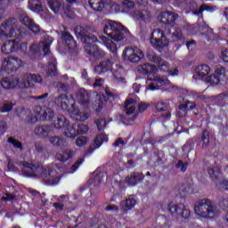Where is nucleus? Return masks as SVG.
<instances>
[{"mask_svg": "<svg viewBox=\"0 0 228 228\" xmlns=\"http://www.w3.org/2000/svg\"><path fill=\"white\" fill-rule=\"evenodd\" d=\"M24 37V33L19 28V23L15 18L5 20L0 25V42L7 40L2 45V53L4 54H11V53H17V51H24L28 49L26 43L20 42ZM8 38H15L9 39Z\"/></svg>", "mask_w": 228, "mask_h": 228, "instance_id": "obj_1", "label": "nucleus"}, {"mask_svg": "<svg viewBox=\"0 0 228 228\" xmlns=\"http://www.w3.org/2000/svg\"><path fill=\"white\" fill-rule=\"evenodd\" d=\"M17 165L26 177H40L47 184H58L60 183V176L56 175L54 168L63 170V167L58 164L44 166L40 162L20 161Z\"/></svg>", "mask_w": 228, "mask_h": 228, "instance_id": "obj_2", "label": "nucleus"}, {"mask_svg": "<svg viewBox=\"0 0 228 228\" xmlns=\"http://www.w3.org/2000/svg\"><path fill=\"white\" fill-rule=\"evenodd\" d=\"M55 104L60 106L61 110H68V113L71 118L78 120L79 122H85L90 118V112H81L77 107H76V100L74 97L67 96V94H61L54 100ZM69 104H71L69 108Z\"/></svg>", "mask_w": 228, "mask_h": 228, "instance_id": "obj_3", "label": "nucleus"}, {"mask_svg": "<svg viewBox=\"0 0 228 228\" xmlns=\"http://www.w3.org/2000/svg\"><path fill=\"white\" fill-rule=\"evenodd\" d=\"M194 212L198 216H201V218L209 219L218 216V213H220L216 204L208 199H203L196 202Z\"/></svg>", "mask_w": 228, "mask_h": 228, "instance_id": "obj_4", "label": "nucleus"}, {"mask_svg": "<svg viewBox=\"0 0 228 228\" xmlns=\"http://www.w3.org/2000/svg\"><path fill=\"white\" fill-rule=\"evenodd\" d=\"M103 33L108 35L112 40H115V42H120L126 37H129V30L127 28L122 26V24L112 20L105 24Z\"/></svg>", "mask_w": 228, "mask_h": 228, "instance_id": "obj_5", "label": "nucleus"}, {"mask_svg": "<svg viewBox=\"0 0 228 228\" xmlns=\"http://www.w3.org/2000/svg\"><path fill=\"white\" fill-rule=\"evenodd\" d=\"M149 90H159V88H164V90H177V86L172 85L170 80L167 77L161 75L151 77L148 81Z\"/></svg>", "mask_w": 228, "mask_h": 228, "instance_id": "obj_6", "label": "nucleus"}, {"mask_svg": "<svg viewBox=\"0 0 228 228\" xmlns=\"http://www.w3.org/2000/svg\"><path fill=\"white\" fill-rule=\"evenodd\" d=\"M167 211L175 218H184L185 220H188V218H190L191 215L190 209L186 208L183 204H177L174 202H170L168 204Z\"/></svg>", "mask_w": 228, "mask_h": 228, "instance_id": "obj_7", "label": "nucleus"}, {"mask_svg": "<svg viewBox=\"0 0 228 228\" xmlns=\"http://www.w3.org/2000/svg\"><path fill=\"white\" fill-rule=\"evenodd\" d=\"M151 44L152 47L157 49V51H161L168 45V40L167 39V37H165L163 30L159 28L153 30L151 37Z\"/></svg>", "mask_w": 228, "mask_h": 228, "instance_id": "obj_8", "label": "nucleus"}, {"mask_svg": "<svg viewBox=\"0 0 228 228\" xmlns=\"http://www.w3.org/2000/svg\"><path fill=\"white\" fill-rule=\"evenodd\" d=\"M132 17L135 20V22L141 29L143 28L144 24L152 22V12L147 9L134 11L132 12Z\"/></svg>", "mask_w": 228, "mask_h": 228, "instance_id": "obj_9", "label": "nucleus"}, {"mask_svg": "<svg viewBox=\"0 0 228 228\" xmlns=\"http://www.w3.org/2000/svg\"><path fill=\"white\" fill-rule=\"evenodd\" d=\"M22 60H20L19 57L11 56L3 60L1 70H4L10 74V71L13 72L17 70V69H20V67H22Z\"/></svg>", "mask_w": 228, "mask_h": 228, "instance_id": "obj_10", "label": "nucleus"}, {"mask_svg": "<svg viewBox=\"0 0 228 228\" xmlns=\"http://www.w3.org/2000/svg\"><path fill=\"white\" fill-rule=\"evenodd\" d=\"M123 54L128 61H132L133 63H138L140 60L145 58V53L138 47H127L125 49Z\"/></svg>", "mask_w": 228, "mask_h": 228, "instance_id": "obj_11", "label": "nucleus"}, {"mask_svg": "<svg viewBox=\"0 0 228 228\" xmlns=\"http://www.w3.org/2000/svg\"><path fill=\"white\" fill-rule=\"evenodd\" d=\"M85 51L86 54H88L89 60L92 61L102 60V57L105 56L102 49L99 48V46L95 45H92V43L85 45Z\"/></svg>", "mask_w": 228, "mask_h": 228, "instance_id": "obj_12", "label": "nucleus"}, {"mask_svg": "<svg viewBox=\"0 0 228 228\" xmlns=\"http://www.w3.org/2000/svg\"><path fill=\"white\" fill-rule=\"evenodd\" d=\"M44 79L42 76L31 73H26L21 77V83H20V88H31L33 83H42Z\"/></svg>", "mask_w": 228, "mask_h": 228, "instance_id": "obj_13", "label": "nucleus"}, {"mask_svg": "<svg viewBox=\"0 0 228 228\" xmlns=\"http://www.w3.org/2000/svg\"><path fill=\"white\" fill-rule=\"evenodd\" d=\"M18 117L24 118L28 124H37L38 122V118H40L39 112L37 111V107L33 110H28L26 109H21L17 113Z\"/></svg>", "mask_w": 228, "mask_h": 228, "instance_id": "obj_14", "label": "nucleus"}, {"mask_svg": "<svg viewBox=\"0 0 228 228\" xmlns=\"http://www.w3.org/2000/svg\"><path fill=\"white\" fill-rule=\"evenodd\" d=\"M75 33L77 35V37H79L82 40V42H84V44H86V45L87 44H94V42H97V37L94 36L92 34H86L88 33V30L84 28V27H77L75 28Z\"/></svg>", "mask_w": 228, "mask_h": 228, "instance_id": "obj_15", "label": "nucleus"}, {"mask_svg": "<svg viewBox=\"0 0 228 228\" xmlns=\"http://www.w3.org/2000/svg\"><path fill=\"white\" fill-rule=\"evenodd\" d=\"M112 80L117 85H126V78L124 77V68L118 63H115L112 66Z\"/></svg>", "mask_w": 228, "mask_h": 228, "instance_id": "obj_16", "label": "nucleus"}, {"mask_svg": "<svg viewBox=\"0 0 228 228\" xmlns=\"http://www.w3.org/2000/svg\"><path fill=\"white\" fill-rule=\"evenodd\" d=\"M147 58H148L149 61L157 63L158 69H159V70H162V72H167V70L168 71V67H170L168 62L161 60V57L156 55V53H154L153 52H149L147 53Z\"/></svg>", "mask_w": 228, "mask_h": 228, "instance_id": "obj_17", "label": "nucleus"}, {"mask_svg": "<svg viewBox=\"0 0 228 228\" xmlns=\"http://www.w3.org/2000/svg\"><path fill=\"white\" fill-rule=\"evenodd\" d=\"M224 77H225V69L217 68L215 74L207 77V83H209L210 85H218V83L224 81Z\"/></svg>", "mask_w": 228, "mask_h": 228, "instance_id": "obj_18", "label": "nucleus"}, {"mask_svg": "<svg viewBox=\"0 0 228 228\" xmlns=\"http://www.w3.org/2000/svg\"><path fill=\"white\" fill-rule=\"evenodd\" d=\"M61 40L64 45H66L67 49H69V53H76L77 45L76 44V40H74L72 35H70L69 32H62Z\"/></svg>", "mask_w": 228, "mask_h": 228, "instance_id": "obj_19", "label": "nucleus"}, {"mask_svg": "<svg viewBox=\"0 0 228 228\" xmlns=\"http://www.w3.org/2000/svg\"><path fill=\"white\" fill-rule=\"evenodd\" d=\"M20 83H22V79H19L17 77H4L1 80V86L4 88V90H12L15 88V86H19V88H20Z\"/></svg>", "mask_w": 228, "mask_h": 228, "instance_id": "obj_20", "label": "nucleus"}, {"mask_svg": "<svg viewBox=\"0 0 228 228\" xmlns=\"http://www.w3.org/2000/svg\"><path fill=\"white\" fill-rule=\"evenodd\" d=\"M139 74H147V76H154L158 73V67L154 64L146 63L137 67Z\"/></svg>", "mask_w": 228, "mask_h": 228, "instance_id": "obj_21", "label": "nucleus"}, {"mask_svg": "<svg viewBox=\"0 0 228 228\" xmlns=\"http://www.w3.org/2000/svg\"><path fill=\"white\" fill-rule=\"evenodd\" d=\"M37 112L39 113L40 120H53L54 111L49 107H37Z\"/></svg>", "mask_w": 228, "mask_h": 228, "instance_id": "obj_22", "label": "nucleus"}, {"mask_svg": "<svg viewBox=\"0 0 228 228\" xmlns=\"http://www.w3.org/2000/svg\"><path fill=\"white\" fill-rule=\"evenodd\" d=\"M145 179V175L142 173L134 172L130 175L126 177V183L129 186H136L138 183H142Z\"/></svg>", "mask_w": 228, "mask_h": 228, "instance_id": "obj_23", "label": "nucleus"}, {"mask_svg": "<svg viewBox=\"0 0 228 228\" xmlns=\"http://www.w3.org/2000/svg\"><path fill=\"white\" fill-rule=\"evenodd\" d=\"M20 20L24 26H27L32 33H40V27L35 23L28 15H23Z\"/></svg>", "mask_w": 228, "mask_h": 228, "instance_id": "obj_24", "label": "nucleus"}, {"mask_svg": "<svg viewBox=\"0 0 228 228\" xmlns=\"http://www.w3.org/2000/svg\"><path fill=\"white\" fill-rule=\"evenodd\" d=\"M113 65L114 64L111 63L110 61H102L94 68V72H96L100 76L102 74H106V72H110V70L113 68Z\"/></svg>", "mask_w": 228, "mask_h": 228, "instance_id": "obj_25", "label": "nucleus"}, {"mask_svg": "<svg viewBox=\"0 0 228 228\" xmlns=\"http://www.w3.org/2000/svg\"><path fill=\"white\" fill-rule=\"evenodd\" d=\"M179 17L177 13L173 12H164L160 15V20L163 24H172L175 22L176 19Z\"/></svg>", "mask_w": 228, "mask_h": 228, "instance_id": "obj_26", "label": "nucleus"}, {"mask_svg": "<svg viewBox=\"0 0 228 228\" xmlns=\"http://www.w3.org/2000/svg\"><path fill=\"white\" fill-rule=\"evenodd\" d=\"M35 134L40 138H47L49 134H53V126H41L34 129Z\"/></svg>", "mask_w": 228, "mask_h": 228, "instance_id": "obj_27", "label": "nucleus"}, {"mask_svg": "<svg viewBox=\"0 0 228 228\" xmlns=\"http://www.w3.org/2000/svg\"><path fill=\"white\" fill-rule=\"evenodd\" d=\"M155 108L157 110V111L159 113H163L161 115L162 118H165L166 120H168L171 117V113H170V110H168V106L166 105L165 102H158L156 104H155Z\"/></svg>", "mask_w": 228, "mask_h": 228, "instance_id": "obj_28", "label": "nucleus"}, {"mask_svg": "<svg viewBox=\"0 0 228 228\" xmlns=\"http://www.w3.org/2000/svg\"><path fill=\"white\" fill-rule=\"evenodd\" d=\"M124 111L126 115H133L136 111V100L128 97L125 102Z\"/></svg>", "mask_w": 228, "mask_h": 228, "instance_id": "obj_29", "label": "nucleus"}, {"mask_svg": "<svg viewBox=\"0 0 228 228\" xmlns=\"http://www.w3.org/2000/svg\"><path fill=\"white\" fill-rule=\"evenodd\" d=\"M76 156V151L68 149L62 151L61 153L56 154V159L59 161H62V163H65V161H69V159H72Z\"/></svg>", "mask_w": 228, "mask_h": 228, "instance_id": "obj_30", "label": "nucleus"}, {"mask_svg": "<svg viewBox=\"0 0 228 228\" xmlns=\"http://www.w3.org/2000/svg\"><path fill=\"white\" fill-rule=\"evenodd\" d=\"M208 175L214 183H217L218 179H220V175H222L219 166L216 164L210 166L208 167Z\"/></svg>", "mask_w": 228, "mask_h": 228, "instance_id": "obj_31", "label": "nucleus"}, {"mask_svg": "<svg viewBox=\"0 0 228 228\" xmlns=\"http://www.w3.org/2000/svg\"><path fill=\"white\" fill-rule=\"evenodd\" d=\"M209 72H211V68L206 64H201L196 68L197 76H199V77L201 79L206 77V81H208V76L209 75Z\"/></svg>", "mask_w": 228, "mask_h": 228, "instance_id": "obj_32", "label": "nucleus"}, {"mask_svg": "<svg viewBox=\"0 0 228 228\" xmlns=\"http://www.w3.org/2000/svg\"><path fill=\"white\" fill-rule=\"evenodd\" d=\"M64 134L68 138H71L72 140H74V138L77 136V124L75 123L73 125H70L69 123V125L65 127Z\"/></svg>", "mask_w": 228, "mask_h": 228, "instance_id": "obj_33", "label": "nucleus"}, {"mask_svg": "<svg viewBox=\"0 0 228 228\" xmlns=\"http://www.w3.org/2000/svg\"><path fill=\"white\" fill-rule=\"evenodd\" d=\"M78 102L82 104V106H88L90 103V94L85 89H80L77 92Z\"/></svg>", "mask_w": 228, "mask_h": 228, "instance_id": "obj_34", "label": "nucleus"}, {"mask_svg": "<svg viewBox=\"0 0 228 228\" xmlns=\"http://www.w3.org/2000/svg\"><path fill=\"white\" fill-rule=\"evenodd\" d=\"M100 39L102 40V44L107 47L110 53H113V54H117V44L113 43V41L104 36L100 37Z\"/></svg>", "mask_w": 228, "mask_h": 228, "instance_id": "obj_35", "label": "nucleus"}, {"mask_svg": "<svg viewBox=\"0 0 228 228\" xmlns=\"http://www.w3.org/2000/svg\"><path fill=\"white\" fill-rule=\"evenodd\" d=\"M53 37L49 36H45L42 39L40 47H43V51L45 55L49 54V47H51V44H53Z\"/></svg>", "mask_w": 228, "mask_h": 228, "instance_id": "obj_36", "label": "nucleus"}, {"mask_svg": "<svg viewBox=\"0 0 228 228\" xmlns=\"http://www.w3.org/2000/svg\"><path fill=\"white\" fill-rule=\"evenodd\" d=\"M121 209L125 211H129V209H133L134 206H136V200L134 198H128L126 200L121 201Z\"/></svg>", "mask_w": 228, "mask_h": 228, "instance_id": "obj_37", "label": "nucleus"}, {"mask_svg": "<svg viewBox=\"0 0 228 228\" xmlns=\"http://www.w3.org/2000/svg\"><path fill=\"white\" fill-rule=\"evenodd\" d=\"M69 126V120L64 116L57 117V119L53 122V126L55 129H61V127L66 128Z\"/></svg>", "mask_w": 228, "mask_h": 228, "instance_id": "obj_38", "label": "nucleus"}, {"mask_svg": "<svg viewBox=\"0 0 228 228\" xmlns=\"http://www.w3.org/2000/svg\"><path fill=\"white\" fill-rule=\"evenodd\" d=\"M58 74V69H56V59L52 58L50 63L48 65V69L46 71V75L51 77L56 76Z\"/></svg>", "mask_w": 228, "mask_h": 228, "instance_id": "obj_39", "label": "nucleus"}, {"mask_svg": "<svg viewBox=\"0 0 228 228\" xmlns=\"http://www.w3.org/2000/svg\"><path fill=\"white\" fill-rule=\"evenodd\" d=\"M89 5L94 12H102V8H104V0H89Z\"/></svg>", "mask_w": 228, "mask_h": 228, "instance_id": "obj_40", "label": "nucleus"}, {"mask_svg": "<svg viewBox=\"0 0 228 228\" xmlns=\"http://www.w3.org/2000/svg\"><path fill=\"white\" fill-rule=\"evenodd\" d=\"M171 40L173 42H183L184 41V35L179 28H175L174 32L171 34Z\"/></svg>", "mask_w": 228, "mask_h": 228, "instance_id": "obj_41", "label": "nucleus"}, {"mask_svg": "<svg viewBox=\"0 0 228 228\" xmlns=\"http://www.w3.org/2000/svg\"><path fill=\"white\" fill-rule=\"evenodd\" d=\"M48 4L53 13H58L61 8V0H48Z\"/></svg>", "mask_w": 228, "mask_h": 228, "instance_id": "obj_42", "label": "nucleus"}, {"mask_svg": "<svg viewBox=\"0 0 228 228\" xmlns=\"http://www.w3.org/2000/svg\"><path fill=\"white\" fill-rule=\"evenodd\" d=\"M200 145L202 149H206L209 145V132L208 130H204L202 133Z\"/></svg>", "mask_w": 228, "mask_h": 228, "instance_id": "obj_43", "label": "nucleus"}, {"mask_svg": "<svg viewBox=\"0 0 228 228\" xmlns=\"http://www.w3.org/2000/svg\"><path fill=\"white\" fill-rule=\"evenodd\" d=\"M104 142H108V136H106L104 134H98L94 140V143L96 145L95 149H99V147L102 145Z\"/></svg>", "mask_w": 228, "mask_h": 228, "instance_id": "obj_44", "label": "nucleus"}, {"mask_svg": "<svg viewBox=\"0 0 228 228\" xmlns=\"http://www.w3.org/2000/svg\"><path fill=\"white\" fill-rule=\"evenodd\" d=\"M29 6L31 10L35 12H41L42 4H40V0H28Z\"/></svg>", "mask_w": 228, "mask_h": 228, "instance_id": "obj_45", "label": "nucleus"}, {"mask_svg": "<svg viewBox=\"0 0 228 228\" xmlns=\"http://www.w3.org/2000/svg\"><path fill=\"white\" fill-rule=\"evenodd\" d=\"M50 143L54 147H61L63 145V139L58 136H52L49 138Z\"/></svg>", "mask_w": 228, "mask_h": 228, "instance_id": "obj_46", "label": "nucleus"}, {"mask_svg": "<svg viewBox=\"0 0 228 228\" xmlns=\"http://www.w3.org/2000/svg\"><path fill=\"white\" fill-rule=\"evenodd\" d=\"M15 106V103L12 102H5L2 105L0 109V113H9V111H12L13 110V107Z\"/></svg>", "mask_w": 228, "mask_h": 228, "instance_id": "obj_47", "label": "nucleus"}, {"mask_svg": "<svg viewBox=\"0 0 228 228\" xmlns=\"http://www.w3.org/2000/svg\"><path fill=\"white\" fill-rule=\"evenodd\" d=\"M77 134H86L88 133V126L81 123H77Z\"/></svg>", "mask_w": 228, "mask_h": 228, "instance_id": "obj_48", "label": "nucleus"}, {"mask_svg": "<svg viewBox=\"0 0 228 228\" xmlns=\"http://www.w3.org/2000/svg\"><path fill=\"white\" fill-rule=\"evenodd\" d=\"M8 143H12V145H13V147H15V149H19L20 151H22L23 147H22V142H19L18 140L14 139L13 137H10L7 140Z\"/></svg>", "mask_w": 228, "mask_h": 228, "instance_id": "obj_49", "label": "nucleus"}, {"mask_svg": "<svg viewBox=\"0 0 228 228\" xmlns=\"http://www.w3.org/2000/svg\"><path fill=\"white\" fill-rule=\"evenodd\" d=\"M85 162V157L79 158L72 166H71V174H74L81 165Z\"/></svg>", "mask_w": 228, "mask_h": 228, "instance_id": "obj_50", "label": "nucleus"}, {"mask_svg": "<svg viewBox=\"0 0 228 228\" xmlns=\"http://www.w3.org/2000/svg\"><path fill=\"white\" fill-rule=\"evenodd\" d=\"M88 143V138L86 136H79L76 140L77 147H83V145H86Z\"/></svg>", "mask_w": 228, "mask_h": 228, "instance_id": "obj_51", "label": "nucleus"}, {"mask_svg": "<svg viewBox=\"0 0 228 228\" xmlns=\"http://www.w3.org/2000/svg\"><path fill=\"white\" fill-rule=\"evenodd\" d=\"M94 124L98 127V131H102L104 127H106V119L105 118H99L94 121Z\"/></svg>", "mask_w": 228, "mask_h": 228, "instance_id": "obj_52", "label": "nucleus"}, {"mask_svg": "<svg viewBox=\"0 0 228 228\" xmlns=\"http://www.w3.org/2000/svg\"><path fill=\"white\" fill-rule=\"evenodd\" d=\"M179 118H183V117H186V106L182 104L178 107V112L176 114Z\"/></svg>", "mask_w": 228, "mask_h": 228, "instance_id": "obj_53", "label": "nucleus"}, {"mask_svg": "<svg viewBox=\"0 0 228 228\" xmlns=\"http://www.w3.org/2000/svg\"><path fill=\"white\" fill-rule=\"evenodd\" d=\"M176 3H178V4L180 6H187L188 8H191V4H195L193 3V0H175Z\"/></svg>", "mask_w": 228, "mask_h": 228, "instance_id": "obj_54", "label": "nucleus"}, {"mask_svg": "<svg viewBox=\"0 0 228 228\" xmlns=\"http://www.w3.org/2000/svg\"><path fill=\"white\" fill-rule=\"evenodd\" d=\"M7 129L8 125L6 124V121L0 120V136H3Z\"/></svg>", "mask_w": 228, "mask_h": 228, "instance_id": "obj_55", "label": "nucleus"}, {"mask_svg": "<svg viewBox=\"0 0 228 228\" xmlns=\"http://www.w3.org/2000/svg\"><path fill=\"white\" fill-rule=\"evenodd\" d=\"M98 109H96V111H101L102 110L103 102L101 99V96H96L95 98V105Z\"/></svg>", "mask_w": 228, "mask_h": 228, "instance_id": "obj_56", "label": "nucleus"}, {"mask_svg": "<svg viewBox=\"0 0 228 228\" xmlns=\"http://www.w3.org/2000/svg\"><path fill=\"white\" fill-rule=\"evenodd\" d=\"M122 5L125 8H128L129 10H131L132 8H134V3L130 0H123Z\"/></svg>", "mask_w": 228, "mask_h": 228, "instance_id": "obj_57", "label": "nucleus"}, {"mask_svg": "<svg viewBox=\"0 0 228 228\" xmlns=\"http://www.w3.org/2000/svg\"><path fill=\"white\" fill-rule=\"evenodd\" d=\"M176 168H181L182 172H186V168H188V164L183 162V160H179L176 164Z\"/></svg>", "mask_w": 228, "mask_h": 228, "instance_id": "obj_58", "label": "nucleus"}, {"mask_svg": "<svg viewBox=\"0 0 228 228\" xmlns=\"http://www.w3.org/2000/svg\"><path fill=\"white\" fill-rule=\"evenodd\" d=\"M13 199H15V197L10 192L5 193V195L2 197V200L4 202H10L13 200Z\"/></svg>", "mask_w": 228, "mask_h": 228, "instance_id": "obj_59", "label": "nucleus"}, {"mask_svg": "<svg viewBox=\"0 0 228 228\" xmlns=\"http://www.w3.org/2000/svg\"><path fill=\"white\" fill-rule=\"evenodd\" d=\"M148 108H149V104L140 103L138 105L137 111H138V113H143V111H147Z\"/></svg>", "mask_w": 228, "mask_h": 228, "instance_id": "obj_60", "label": "nucleus"}, {"mask_svg": "<svg viewBox=\"0 0 228 228\" xmlns=\"http://www.w3.org/2000/svg\"><path fill=\"white\" fill-rule=\"evenodd\" d=\"M7 168L11 172H17V170H18V168L15 167V165H13V161L12 159H9Z\"/></svg>", "mask_w": 228, "mask_h": 228, "instance_id": "obj_61", "label": "nucleus"}, {"mask_svg": "<svg viewBox=\"0 0 228 228\" xmlns=\"http://www.w3.org/2000/svg\"><path fill=\"white\" fill-rule=\"evenodd\" d=\"M217 186H219V188H222L223 190H227L228 191V180H222Z\"/></svg>", "mask_w": 228, "mask_h": 228, "instance_id": "obj_62", "label": "nucleus"}, {"mask_svg": "<svg viewBox=\"0 0 228 228\" xmlns=\"http://www.w3.org/2000/svg\"><path fill=\"white\" fill-rule=\"evenodd\" d=\"M184 106H185V110H195L196 104H195V102L187 101Z\"/></svg>", "mask_w": 228, "mask_h": 228, "instance_id": "obj_63", "label": "nucleus"}, {"mask_svg": "<svg viewBox=\"0 0 228 228\" xmlns=\"http://www.w3.org/2000/svg\"><path fill=\"white\" fill-rule=\"evenodd\" d=\"M221 58L225 63H228V50H224L221 53Z\"/></svg>", "mask_w": 228, "mask_h": 228, "instance_id": "obj_64", "label": "nucleus"}]
</instances>
